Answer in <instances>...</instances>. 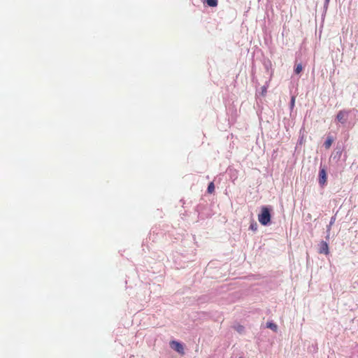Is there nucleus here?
Instances as JSON below:
<instances>
[{
  "instance_id": "nucleus-9",
  "label": "nucleus",
  "mask_w": 358,
  "mask_h": 358,
  "mask_svg": "<svg viewBox=\"0 0 358 358\" xmlns=\"http://www.w3.org/2000/svg\"><path fill=\"white\" fill-rule=\"evenodd\" d=\"M332 144V139L331 138H328L327 141L324 142V146L327 149H329Z\"/></svg>"
},
{
  "instance_id": "nucleus-5",
  "label": "nucleus",
  "mask_w": 358,
  "mask_h": 358,
  "mask_svg": "<svg viewBox=\"0 0 358 358\" xmlns=\"http://www.w3.org/2000/svg\"><path fill=\"white\" fill-rule=\"evenodd\" d=\"M319 253L320 254H329V246L327 242L322 241L319 245Z\"/></svg>"
},
{
  "instance_id": "nucleus-12",
  "label": "nucleus",
  "mask_w": 358,
  "mask_h": 358,
  "mask_svg": "<svg viewBox=\"0 0 358 358\" xmlns=\"http://www.w3.org/2000/svg\"><path fill=\"white\" fill-rule=\"evenodd\" d=\"M263 92H266V90L264 89Z\"/></svg>"
},
{
  "instance_id": "nucleus-8",
  "label": "nucleus",
  "mask_w": 358,
  "mask_h": 358,
  "mask_svg": "<svg viewBox=\"0 0 358 358\" xmlns=\"http://www.w3.org/2000/svg\"><path fill=\"white\" fill-rule=\"evenodd\" d=\"M207 191H208V192L209 194H212V193L214 192V191H215V185H214V183L213 182L209 183Z\"/></svg>"
},
{
  "instance_id": "nucleus-6",
  "label": "nucleus",
  "mask_w": 358,
  "mask_h": 358,
  "mask_svg": "<svg viewBox=\"0 0 358 358\" xmlns=\"http://www.w3.org/2000/svg\"><path fill=\"white\" fill-rule=\"evenodd\" d=\"M205 1L210 7H216L218 4V0H205Z\"/></svg>"
},
{
  "instance_id": "nucleus-2",
  "label": "nucleus",
  "mask_w": 358,
  "mask_h": 358,
  "mask_svg": "<svg viewBox=\"0 0 358 358\" xmlns=\"http://www.w3.org/2000/svg\"><path fill=\"white\" fill-rule=\"evenodd\" d=\"M170 346L172 349L180 353V355H183L185 354L183 345L180 343L176 341H172L170 343Z\"/></svg>"
},
{
  "instance_id": "nucleus-11",
  "label": "nucleus",
  "mask_w": 358,
  "mask_h": 358,
  "mask_svg": "<svg viewBox=\"0 0 358 358\" xmlns=\"http://www.w3.org/2000/svg\"><path fill=\"white\" fill-rule=\"evenodd\" d=\"M294 98L292 97V103L294 105Z\"/></svg>"
},
{
  "instance_id": "nucleus-3",
  "label": "nucleus",
  "mask_w": 358,
  "mask_h": 358,
  "mask_svg": "<svg viewBox=\"0 0 358 358\" xmlns=\"http://www.w3.org/2000/svg\"><path fill=\"white\" fill-rule=\"evenodd\" d=\"M319 184L323 187L326 185L327 177V172L324 168H320L319 171Z\"/></svg>"
},
{
  "instance_id": "nucleus-4",
  "label": "nucleus",
  "mask_w": 358,
  "mask_h": 358,
  "mask_svg": "<svg viewBox=\"0 0 358 358\" xmlns=\"http://www.w3.org/2000/svg\"><path fill=\"white\" fill-rule=\"evenodd\" d=\"M348 113L349 111L340 110L336 116L338 121L341 122L342 124H344L347 121Z\"/></svg>"
},
{
  "instance_id": "nucleus-13",
  "label": "nucleus",
  "mask_w": 358,
  "mask_h": 358,
  "mask_svg": "<svg viewBox=\"0 0 358 358\" xmlns=\"http://www.w3.org/2000/svg\"><path fill=\"white\" fill-rule=\"evenodd\" d=\"M239 358H243V357H239Z\"/></svg>"
},
{
  "instance_id": "nucleus-7",
  "label": "nucleus",
  "mask_w": 358,
  "mask_h": 358,
  "mask_svg": "<svg viewBox=\"0 0 358 358\" xmlns=\"http://www.w3.org/2000/svg\"><path fill=\"white\" fill-rule=\"evenodd\" d=\"M266 327L268 328L272 329L273 331H277V330H278V326L273 322H268L266 324Z\"/></svg>"
},
{
  "instance_id": "nucleus-10",
  "label": "nucleus",
  "mask_w": 358,
  "mask_h": 358,
  "mask_svg": "<svg viewBox=\"0 0 358 358\" xmlns=\"http://www.w3.org/2000/svg\"><path fill=\"white\" fill-rule=\"evenodd\" d=\"M302 65L301 64H299L298 65H296L294 71L296 74H299L302 71Z\"/></svg>"
},
{
  "instance_id": "nucleus-1",
  "label": "nucleus",
  "mask_w": 358,
  "mask_h": 358,
  "mask_svg": "<svg viewBox=\"0 0 358 358\" xmlns=\"http://www.w3.org/2000/svg\"><path fill=\"white\" fill-rule=\"evenodd\" d=\"M271 217L269 209L264 206L262 208L261 213L258 215V220L262 225H267L271 222Z\"/></svg>"
}]
</instances>
